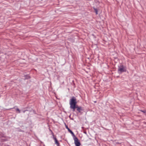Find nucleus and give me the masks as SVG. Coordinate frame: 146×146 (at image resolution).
<instances>
[{"label": "nucleus", "mask_w": 146, "mask_h": 146, "mask_svg": "<svg viewBox=\"0 0 146 146\" xmlns=\"http://www.w3.org/2000/svg\"><path fill=\"white\" fill-rule=\"evenodd\" d=\"M77 103L76 99L74 97H72L70 100V108L73 111H75V109H76L77 111L80 113L81 111L83 110V108L81 106H79L76 104Z\"/></svg>", "instance_id": "1"}, {"label": "nucleus", "mask_w": 146, "mask_h": 146, "mask_svg": "<svg viewBox=\"0 0 146 146\" xmlns=\"http://www.w3.org/2000/svg\"><path fill=\"white\" fill-rule=\"evenodd\" d=\"M118 70L121 72H123L126 71V70L125 69L123 65L121 66L118 69Z\"/></svg>", "instance_id": "4"}, {"label": "nucleus", "mask_w": 146, "mask_h": 146, "mask_svg": "<svg viewBox=\"0 0 146 146\" xmlns=\"http://www.w3.org/2000/svg\"><path fill=\"white\" fill-rule=\"evenodd\" d=\"M66 128H68V127L67 126H66Z\"/></svg>", "instance_id": "7"}, {"label": "nucleus", "mask_w": 146, "mask_h": 146, "mask_svg": "<svg viewBox=\"0 0 146 146\" xmlns=\"http://www.w3.org/2000/svg\"><path fill=\"white\" fill-rule=\"evenodd\" d=\"M93 8L95 11L96 15H97L98 14V10L97 9L95 8L94 7Z\"/></svg>", "instance_id": "5"}, {"label": "nucleus", "mask_w": 146, "mask_h": 146, "mask_svg": "<svg viewBox=\"0 0 146 146\" xmlns=\"http://www.w3.org/2000/svg\"><path fill=\"white\" fill-rule=\"evenodd\" d=\"M16 111H18V113H20V110H19L18 108H17L16 109Z\"/></svg>", "instance_id": "6"}, {"label": "nucleus", "mask_w": 146, "mask_h": 146, "mask_svg": "<svg viewBox=\"0 0 146 146\" xmlns=\"http://www.w3.org/2000/svg\"><path fill=\"white\" fill-rule=\"evenodd\" d=\"M69 131L72 134V135L74 137V143L75 145L76 146H80L81 145V143L78 140V139L77 138V137H76L74 133L71 131L69 129V128H67Z\"/></svg>", "instance_id": "2"}, {"label": "nucleus", "mask_w": 146, "mask_h": 146, "mask_svg": "<svg viewBox=\"0 0 146 146\" xmlns=\"http://www.w3.org/2000/svg\"><path fill=\"white\" fill-rule=\"evenodd\" d=\"M49 130L50 131L51 134L53 136V138L54 140L55 144L58 146L59 145V143L57 139H56V138L54 137V133H53V132L50 129Z\"/></svg>", "instance_id": "3"}]
</instances>
